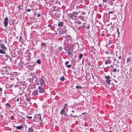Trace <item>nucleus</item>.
<instances>
[{"mask_svg":"<svg viewBox=\"0 0 132 132\" xmlns=\"http://www.w3.org/2000/svg\"><path fill=\"white\" fill-rule=\"evenodd\" d=\"M11 68L9 66H6L3 68L1 70V73L3 75H6V76H5L4 77H6L10 76L12 73L10 71Z\"/></svg>","mask_w":132,"mask_h":132,"instance_id":"nucleus-1","label":"nucleus"},{"mask_svg":"<svg viewBox=\"0 0 132 132\" xmlns=\"http://www.w3.org/2000/svg\"><path fill=\"white\" fill-rule=\"evenodd\" d=\"M33 121L34 122H38L39 123H42V121L41 119V116L40 114H36L34 116Z\"/></svg>","mask_w":132,"mask_h":132,"instance_id":"nucleus-2","label":"nucleus"},{"mask_svg":"<svg viewBox=\"0 0 132 132\" xmlns=\"http://www.w3.org/2000/svg\"><path fill=\"white\" fill-rule=\"evenodd\" d=\"M2 42H1L0 43V46L1 49H0V53L3 54H5L6 52L5 50H7L6 47L5 46L4 44L2 43Z\"/></svg>","mask_w":132,"mask_h":132,"instance_id":"nucleus-3","label":"nucleus"},{"mask_svg":"<svg viewBox=\"0 0 132 132\" xmlns=\"http://www.w3.org/2000/svg\"><path fill=\"white\" fill-rule=\"evenodd\" d=\"M78 13L75 11H73L72 13H70L68 14V17L73 20L75 19V18L77 17Z\"/></svg>","mask_w":132,"mask_h":132,"instance_id":"nucleus-4","label":"nucleus"},{"mask_svg":"<svg viewBox=\"0 0 132 132\" xmlns=\"http://www.w3.org/2000/svg\"><path fill=\"white\" fill-rule=\"evenodd\" d=\"M25 82L24 81H18L16 83V84L14 86V87H18L20 86H23Z\"/></svg>","mask_w":132,"mask_h":132,"instance_id":"nucleus-5","label":"nucleus"},{"mask_svg":"<svg viewBox=\"0 0 132 132\" xmlns=\"http://www.w3.org/2000/svg\"><path fill=\"white\" fill-rule=\"evenodd\" d=\"M65 41H66L68 42H70L71 40L72 39V37L70 35H66L65 36Z\"/></svg>","mask_w":132,"mask_h":132,"instance_id":"nucleus-6","label":"nucleus"},{"mask_svg":"<svg viewBox=\"0 0 132 132\" xmlns=\"http://www.w3.org/2000/svg\"><path fill=\"white\" fill-rule=\"evenodd\" d=\"M26 68L29 69L30 71L33 70L34 68V66L33 65H29L28 63H27L26 64Z\"/></svg>","mask_w":132,"mask_h":132,"instance_id":"nucleus-7","label":"nucleus"},{"mask_svg":"<svg viewBox=\"0 0 132 132\" xmlns=\"http://www.w3.org/2000/svg\"><path fill=\"white\" fill-rule=\"evenodd\" d=\"M67 30L66 29H63L61 31H59V34H60V35L64 34H67Z\"/></svg>","mask_w":132,"mask_h":132,"instance_id":"nucleus-8","label":"nucleus"},{"mask_svg":"<svg viewBox=\"0 0 132 132\" xmlns=\"http://www.w3.org/2000/svg\"><path fill=\"white\" fill-rule=\"evenodd\" d=\"M105 77L106 79L105 80L106 83L110 85V76H105Z\"/></svg>","mask_w":132,"mask_h":132,"instance_id":"nucleus-9","label":"nucleus"},{"mask_svg":"<svg viewBox=\"0 0 132 132\" xmlns=\"http://www.w3.org/2000/svg\"><path fill=\"white\" fill-rule=\"evenodd\" d=\"M53 9L54 11H56V12L60 11L61 10L60 7L55 6H53Z\"/></svg>","mask_w":132,"mask_h":132,"instance_id":"nucleus-10","label":"nucleus"},{"mask_svg":"<svg viewBox=\"0 0 132 132\" xmlns=\"http://www.w3.org/2000/svg\"><path fill=\"white\" fill-rule=\"evenodd\" d=\"M78 19H80L82 21H86V18L85 16H83L82 15H80L78 16Z\"/></svg>","mask_w":132,"mask_h":132,"instance_id":"nucleus-11","label":"nucleus"},{"mask_svg":"<svg viewBox=\"0 0 132 132\" xmlns=\"http://www.w3.org/2000/svg\"><path fill=\"white\" fill-rule=\"evenodd\" d=\"M38 88L39 89V93H42L45 92L44 88L40 87V86H38Z\"/></svg>","mask_w":132,"mask_h":132,"instance_id":"nucleus-12","label":"nucleus"},{"mask_svg":"<svg viewBox=\"0 0 132 132\" xmlns=\"http://www.w3.org/2000/svg\"><path fill=\"white\" fill-rule=\"evenodd\" d=\"M8 19L7 17L5 18L4 20L3 23L4 26L7 27L8 23Z\"/></svg>","mask_w":132,"mask_h":132,"instance_id":"nucleus-13","label":"nucleus"},{"mask_svg":"<svg viewBox=\"0 0 132 132\" xmlns=\"http://www.w3.org/2000/svg\"><path fill=\"white\" fill-rule=\"evenodd\" d=\"M32 95L33 96H36L38 95V90H35L32 92Z\"/></svg>","mask_w":132,"mask_h":132,"instance_id":"nucleus-14","label":"nucleus"},{"mask_svg":"<svg viewBox=\"0 0 132 132\" xmlns=\"http://www.w3.org/2000/svg\"><path fill=\"white\" fill-rule=\"evenodd\" d=\"M30 76L32 77L30 79H33L36 78V74L35 73H31L30 74Z\"/></svg>","mask_w":132,"mask_h":132,"instance_id":"nucleus-15","label":"nucleus"},{"mask_svg":"<svg viewBox=\"0 0 132 132\" xmlns=\"http://www.w3.org/2000/svg\"><path fill=\"white\" fill-rule=\"evenodd\" d=\"M46 43H44V42H42L41 45V49H43V48L45 49L46 46Z\"/></svg>","mask_w":132,"mask_h":132,"instance_id":"nucleus-16","label":"nucleus"},{"mask_svg":"<svg viewBox=\"0 0 132 132\" xmlns=\"http://www.w3.org/2000/svg\"><path fill=\"white\" fill-rule=\"evenodd\" d=\"M54 16L56 18H59L61 16V14L60 13L56 12L54 13Z\"/></svg>","mask_w":132,"mask_h":132,"instance_id":"nucleus-17","label":"nucleus"},{"mask_svg":"<svg viewBox=\"0 0 132 132\" xmlns=\"http://www.w3.org/2000/svg\"><path fill=\"white\" fill-rule=\"evenodd\" d=\"M65 50H65L67 52H72L73 51V50L72 49H71L70 48H69V47H68L67 48H66L65 49Z\"/></svg>","mask_w":132,"mask_h":132,"instance_id":"nucleus-18","label":"nucleus"},{"mask_svg":"<svg viewBox=\"0 0 132 132\" xmlns=\"http://www.w3.org/2000/svg\"><path fill=\"white\" fill-rule=\"evenodd\" d=\"M39 81L40 82V83L41 85H45V83L44 82V80L42 78H40L39 79Z\"/></svg>","mask_w":132,"mask_h":132,"instance_id":"nucleus-19","label":"nucleus"},{"mask_svg":"<svg viewBox=\"0 0 132 132\" xmlns=\"http://www.w3.org/2000/svg\"><path fill=\"white\" fill-rule=\"evenodd\" d=\"M69 63V61H67L65 62V65L66 67L68 68H70L71 67V65L69 64V65H67V64L68 63Z\"/></svg>","mask_w":132,"mask_h":132,"instance_id":"nucleus-20","label":"nucleus"},{"mask_svg":"<svg viewBox=\"0 0 132 132\" xmlns=\"http://www.w3.org/2000/svg\"><path fill=\"white\" fill-rule=\"evenodd\" d=\"M66 42V41H65V40H64V43H63V45L64 50H65L66 48H68V46H66L67 45Z\"/></svg>","mask_w":132,"mask_h":132,"instance_id":"nucleus-21","label":"nucleus"},{"mask_svg":"<svg viewBox=\"0 0 132 132\" xmlns=\"http://www.w3.org/2000/svg\"><path fill=\"white\" fill-rule=\"evenodd\" d=\"M111 62V61L110 60L108 59L105 61V64H110Z\"/></svg>","mask_w":132,"mask_h":132,"instance_id":"nucleus-22","label":"nucleus"},{"mask_svg":"<svg viewBox=\"0 0 132 132\" xmlns=\"http://www.w3.org/2000/svg\"><path fill=\"white\" fill-rule=\"evenodd\" d=\"M14 127L18 129L21 130L23 128V126H14Z\"/></svg>","mask_w":132,"mask_h":132,"instance_id":"nucleus-23","label":"nucleus"},{"mask_svg":"<svg viewBox=\"0 0 132 132\" xmlns=\"http://www.w3.org/2000/svg\"><path fill=\"white\" fill-rule=\"evenodd\" d=\"M75 45V44L72 43H70L69 46L68 47L69 48L73 49V48Z\"/></svg>","mask_w":132,"mask_h":132,"instance_id":"nucleus-24","label":"nucleus"},{"mask_svg":"<svg viewBox=\"0 0 132 132\" xmlns=\"http://www.w3.org/2000/svg\"><path fill=\"white\" fill-rule=\"evenodd\" d=\"M63 24V22H58V26L59 27H62Z\"/></svg>","mask_w":132,"mask_h":132,"instance_id":"nucleus-25","label":"nucleus"},{"mask_svg":"<svg viewBox=\"0 0 132 132\" xmlns=\"http://www.w3.org/2000/svg\"><path fill=\"white\" fill-rule=\"evenodd\" d=\"M78 19L77 18V20L75 21L76 24L78 25H81L82 23L80 21L78 20Z\"/></svg>","mask_w":132,"mask_h":132,"instance_id":"nucleus-26","label":"nucleus"},{"mask_svg":"<svg viewBox=\"0 0 132 132\" xmlns=\"http://www.w3.org/2000/svg\"><path fill=\"white\" fill-rule=\"evenodd\" d=\"M28 132H33L34 130L32 127H29L27 131Z\"/></svg>","mask_w":132,"mask_h":132,"instance_id":"nucleus-27","label":"nucleus"},{"mask_svg":"<svg viewBox=\"0 0 132 132\" xmlns=\"http://www.w3.org/2000/svg\"><path fill=\"white\" fill-rule=\"evenodd\" d=\"M23 5H21L20 4L19 6H18V7L19 9V11H20L21 10H22L23 9Z\"/></svg>","mask_w":132,"mask_h":132,"instance_id":"nucleus-28","label":"nucleus"},{"mask_svg":"<svg viewBox=\"0 0 132 132\" xmlns=\"http://www.w3.org/2000/svg\"><path fill=\"white\" fill-rule=\"evenodd\" d=\"M108 3L110 6L113 5V3L112 1L109 0L108 1Z\"/></svg>","mask_w":132,"mask_h":132,"instance_id":"nucleus-29","label":"nucleus"},{"mask_svg":"<svg viewBox=\"0 0 132 132\" xmlns=\"http://www.w3.org/2000/svg\"><path fill=\"white\" fill-rule=\"evenodd\" d=\"M82 28L85 29V27H86V25L85 24V23H83L82 25L80 27Z\"/></svg>","mask_w":132,"mask_h":132,"instance_id":"nucleus-30","label":"nucleus"},{"mask_svg":"<svg viewBox=\"0 0 132 132\" xmlns=\"http://www.w3.org/2000/svg\"><path fill=\"white\" fill-rule=\"evenodd\" d=\"M30 57L29 56H27L26 57V60L28 61H30Z\"/></svg>","mask_w":132,"mask_h":132,"instance_id":"nucleus-31","label":"nucleus"},{"mask_svg":"<svg viewBox=\"0 0 132 132\" xmlns=\"http://www.w3.org/2000/svg\"><path fill=\"white\" fill-rule=\"evenodd\" d=\"M79 54V55L78 58L80 60H81L83 57V54L82 53H81L80 54Z\"/></svg>","mask_w":132,"mask_h":132,"instance_id":"nucleus-32","label":"nucleus"},{"mask_svg":"<svg viewBox=\"0 0 132 132\" xmlns=\"http://www.w3.org/2000/svg\"><path fill=\"white\" fill-rule=\"evenodd\" d=\"M65 78L63 76L61 77L60 78V80L62 81H63L65 80Z\"/></svg>","mask_w":132,"mask_h":132,"instance_id":"nucleus-33","label":"nucleus"},{"mask_svg":"<svg viewBox=\"0 0 132 132\" xmlns=\"http://www.w3.org/2000/svg\"><path fill=\"white\" fill-rule=\"evenodd\" d=\"M64 110V109H62L61 111L60 112V114L61 115H62L63 114V113H64L65 111Z\"/></svg>","mask_w":132,"mask_h":132,"instance_id":"nucleus-34","label":"nucleus"},{"mask_svg":"<svg viewBox=\"0 0 132 132\" xmlns=\"http://www.w3.org/2000/svg\"><path fill=\"white\" fill-rule=\"evenodd\" d=\"M110 51V49H108L105 51V53L106 54H108L109 52Z\"/></svg>","mask_w":132,"mask_h":132,"instance_id":"nucleus-35","label":"nucleus"},{"mask_svg":"<svg viewBox=\"0 0 132 132\" xmlns=\"http://www.w3.org/2000/svg\"><path fill=\"white\" fill-rule=\"evenodd\" d=\"M76 88L77 89H83V88L81 86H76Z\"/></svg>","mask_w":132,"mask_h":132,"instance_id":"nucleus-36","label":"nucleus"},{"mask_svg":"<svg viewBox=\"0 0 132 132\" xmlns=\"http://www.w3.org/2000/svg\"><path fill=\"white\" fill-rule=\"evenodd\" d=\"M5 57L6 58V60H7L9 59V58H10V56L7 54L5 55Z\"/></svg>","mask_w":132,"mask_h":132,"instance_id":"nucleus-37","label":"nucleus"},{"mask_svg":"<svg viewBox=\"0 0 132 132\" xmlns=\"http://www.w3.org/2000/svg\"><path fill=\"white\" fill-rule=\"evenodd\" d=\"M26 100L28 102L30 101L31 98L29 97H27L26 99Z\"/></svg>","mask_w":132,"mask_h":132,"instance_id":"nucleus-38","label":"nucleus"},{"mask_svg":"<svg viewBox=\"0 0 132 132\" xmlns=\"http://www.w3.org/2000/svg\"><path fill=\"white\" fill-rule=\"evenodd\" d=\"M21 63H20L19 64L18 67L20 68H23V66L22 65H21Z\"/></svg>","mask_w":132,"mask_h":132,"instance_id":"nucleus-39","label":"nucleus"},{"mask_svg":"<svg viewBox=\"0 0 132 132\" xmlns=\"http://www.w3.org/2000/svg\"><path fill=\"white\" fill-rule=\"evenodd\" d=\"M81 14L82 15H85L86 14V12L84 11H82Z\"/></svg>","mask_w":132,"mask_h":132,"instance_id":"nucleus-40","label":"nucleus"},{"mask_svg":"<svg viewBox=\"0 0 132 132\" xmlns=\"http://www.w3.org/2000/svg\"><path fill=\"white\" fill-rule=\"evenodd\" d=\"M59 51H61L63 49V48L61 46V47H59Z\"/></svg>","mask_w":132,"mask_h":132,"instance_id":"nucleus-41","label":"nucleus"},{"mask_svg":"<svg viewBox=\"0 0 132 132\" xmlns=\"http://www.w3.org/2000/svg\"><path fill=\"white\" fill-rule=\"evenodd\" d=\"M70 58H72L73 56V53H71L68 56Z\"/></svg>","mask_w":132,"mask_h":132,"instance_id":"nucleus-42","label":"nucleus"},{"mask_svg":"<svg viewBox=\"0 0 132 132\" xmlns=\"http://www.w3.org/2000/svg\"><path fill=\"white\" fill-rule=\"evenodd\" d=\"M115 28V27L114 26H112L111 27V29L112 31H113L114 30Z\"/></svg>","mask_w":132,"mask_h":132,"instance_id":"nucleus-43","label":"nucleus"},{"mask_svg":"<svg viewBox=\"0 0 132 132\" xmlns=\"http://www.w3.org/2000/svg\"><path fill=\"white\" fill-rule=\"evenodd\" d=\"M37 62L38 64H40L41 63V61L40 60L38 59L37 60Z\"/></svg>","mask_w":132,"mask_h":132,"instance_id":"nucleus-44","label":"nucleus"},{"mask_svg":"<svg viewBox=\"0 0 132 132\" xmlns=\"http://www.w3.org/2000/svg\"><path fill=\"white\" fill-rule=\"evenodd\" d=\"M130 61V57H129L127 59V62L128 63Z\"/></svg>","mask_w":132,"mask_h":132,"instance_id":"nucleus-45","label":"nucleus"},{"mask_svg":"<svg viewBox=\"0 0 132 132\" xmlns=\"http://www.w3.org/2000/svg\"><path fill=\"white\" fill-rule=\"evenodd\" d=\"M67 104H64V108L63 109H67L66 107L67 106Z\"/></svg>","mask_w":132,"mask_h":132,"instance_id":"nucleus-46","label":"nucleus"},{"mask_svg":"<svg viewBox=\"0 0 132 132\" xmlns=\"http://www.w3.org/2000/svg\"><path fill=\"white\" fill-rule=\"evenodd\" d=\"M112 72H117V69L115 68L114 69H112Z\"/></svg>","mask_w":132,"mask_h":132,"instance_id":"nucleus-47","label":"nucleus"},{"mask_svg":"<svg viewBox=\"0 0 132 132\" xmlns=\"http://www.w3.org/2000/svg\"><path fill=\"white\" fill-rule=\"evenodd\" d=\"M5 105H6V106H8L9 107H10V108H11V106L10 105V104L9 103H6V104Z\"/></svg>","mask_w":132,"mask_h":132,"instance_id":"nucleus-48","label":"nucleus"},{"mask_svg":"<svg viewBox=\"0 0 132 132\" xmlns=\"http://www.w3.org/2000/svg\"><path fill=\"white\" fill-rule=\"evenodd\" d=\"M40 15H41V14L40 13H37V17L38 18V17H40Z\"/></svg>","mask_w":132,"mask_h":132,"instance_id":"nucleus-49","label":"nucleus"},{"mask_svg":"<svg viewBox=\"0 0 132 132\" xmlns=\"http://www.w3.org/2000/svg\"><path fill=\"white\" fill-rule=\"evenodd\" d=\"M104 32V31L102 32V33L101 34V36H105V34L104 33H103V32Z\"/></svg>","mask_w":132,"mask_h":132,"instance_id":"nucleus-50","label":"nucleus"},{"mask_svg":"<svg viewBox=\"0 0 132 132\" xmlns=\"http://www.w3.org/2000/svg\"><path fill=\"white\" fill-rule=\"evenodd\" d=\"M26 117L27 118L29 119H30L32 118V117L31 116H27Z\"/></svg>","mask_w":132,"mask_h":132,"instance_id":"nucleus-51","label":"nucleus"},{"mask_svg":"<svg viewBox=\"0 0 132 132\" xmlns=\"http://www.w3.org/2000/svg\"><path fill=\"white\" fill-rule=\"evenodd\" d=\"M91 48L92 50H95V48H94V47L93 46H91Z\"/></svg>","mask_w":132,"mask_h":132,"instance_id":"nucleus-52","label":"nucleus"},{"mask_svg":"<svg viewBox=\"0 0 132 132\" xmlns=\"http://www.w3.org/2000/svg\"><path fill=\"white\" fill-rule=\"evenodd\" d=\"M2 88H0V94L1 95L2 94Z\"/></svg>","mask_w":132,"mask_h":132,"instance_id":"nucleus-53","label":"nucleus"},{"mask_svg":"<svg viewBox=\"0 0 132 132\" xmlns=\"http://www.w3.org/2000/svg\"><path fill=\"white\" fill-rule=\"evenodd\" d=\"M117 31L118 32V36H119V34H120V32H119V29L118 28L117 29Z\"/></svg>","mask_w":132,"mask_h":132,"instance_id":"nucleus-54","label":"nucleus"},{"mask_svg":"<svg viewBox=\"0 0 132 132\" xmlns=\"http://www.w3.org/2000/svg\"><path fill=\"white\" fill-rule=\"evenodd\" d=\"M108 0H102V1L103 3H106L107 1Z\"/></svg>","mask_w":132,"mask_h":132,"instance_id":"nucleus-55","label":"nucleus"},{"mask_svg":"<svg viewBox=\"0 0 132 132\" xmlns=\"http://www.w3.org/2000/svg\"><path fill=\"white\" fill-rule=\"evenodd\" d=\"M71 52H72L70 51V52H67V54L68 55V56H69V55L71 53Z\"/></svg>","mask_w":132,"mask_h":132,"instance_id":"nucleus-56","label":"nucleus"},{"mask_svg":"<svg viewBox=\"0 0 132 132\" xmlns=\"http://www.w3.org/2000/svg\"><path fill=\"white\" fill-rule=\"evenodd\" d=\"M63 114L65 116H67V114L66 113H64Z\"/></svg>","mask_w":132,"mask_h":132,"instance_id":"nucleus-57","label":"nucleus"},{"mask_svg":"<svg viewBox=\"0 0 132 132\" xmlns=\"http://www.w3.org/2000/svg\"><path fill=\"white\" fill-rule=\"evenodd\" d=\"M31 10L30 9H28L27 10V11L28 12H30L31 11Z\"/></svg>","mask_w":132,"mask_h":132,"instance_id":"nucleus-58","label":"nucleus"},{"mask_svg":"<svg viewBox=\"0 0 132 132\" xmlns=\"http://www.w3.org/2000/svg\"><path fill=\"white\" fill-rule=\"evenodd\" d=\"M102 4H99L98 5V6L99 7H100L102 6Z\"/></svg>","mask_w":132,"mask_h":132,"instance_id":"nucleus-59","label":"nucleus"},{"mask_svg":"<svg viewBox=\"0 0 132 132\" xmlns=\"http://www.w3.org/2000/svg\"><path fill=\"white\" fill-rule=\"evenodd\" d=\"M90 28V26H89V24H88V26H87V28L88 29H89V28Z\"/></svg>","mask_w":132,"mask_h":132,"instance_id":"nucleus-60","label":"nucleus"},{"mask_svg":"<svg viewBox=\"0 0 132 132\" xmlns=\"http://www.w3.org/2000/svg\"><path fill=\"white\" fill-rule=\"evenodd\" d=\"M71 115H72V116L73 117H76L77 116V115H75V116H73V115H72V114H70Z\"/></svg>","mask_w":132,"mask_h":132,"instance_id":"nucleus-61","label":"nucleus"},{"mask_svg":"<svg viewBox=\"0 0 132 132\" xmlns=\"http://www.w3.org/2000/svg\"><path fill=\"white\" fill-rule=\"evenodd\" d=\"M113 12V11H109V13H112Z\"/></svg>","mask_w":132,"mask_h":132,"instance_id":"nucleus-62","label":"nucleus"},{"mask_svg":"<svg viewBox=\"0 0 132 132\" xmlns=\"http://www.w3.org/2000/svg\"><path fill=\"white\" fill-rule=\"evenodd\" d=\"M48 27H51L52 26L50 24H49L48 25Z\"/></svg>","mask_w":132,"mask_h":132,"instance_id":"nucleus-63","label":"nucleus"},{"mask_svg":"<svg viewBox=\"0 0 132 132\" xmlns=\"http://www.w3.org/2000/svg\"><path fill=\"white\" fill-rule=\"evenodd\" d=\"M72 72H73V73H74L75 75H76V72H75V71H72Z\"/></svg>","mask_w":132,"mask_h":132,"instance_id":"nucleus-64","label":"nucleus"}]
</instances>
